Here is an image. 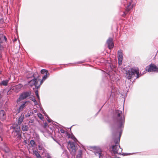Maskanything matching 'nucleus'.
Instances as JSON below:
<instances>
[{
  "mask_svg": "<svg viewBox=\"0 0 158 158\" xmlns=\"http://www.w3.org/2000/svg\"><path fill=\"white\" fill-rule=\"evenodd\" d=\"M40 105H39V106H40V105H40Z\"/></svg>",
  "mask_w": 158,
  "mask_h": 158,
  "instance_id": "nucleus-60",
  "label": "nucleus"
},
{
  "mask_svg": "<svg viewBox=\"0 0 158 158\" xmlns=\"http://www.w3.org/2000/svg\"><path fill=\"white\" fill-rule=\"evenodd\" d=\"M118 64L119 65H121L122 63L123 55L122 53V51L121 50H119L118 51Z\"/></svg>",
  "mask_w": 158,
  "mask_h": 158,
  "instance_id": "nucleus-10",
  "label": "nucleus"
},
{
  "mask_svg": "<svg viewBox=\"0 0 158 158\" xmlns=\"http://www.w3.org/2000/svg\"><path fill=\"white\" fill-rule=\"evenodd\" d=\"M32 73H29L27 76V79H29V78H33V77H31V74Z\"/></svg>",
  "mask_w": 158,
  "mask_h": 158,
  "instance_id": "nucleus-33",
  "label": "nucleus"
},
{
  "mask_svg": "<svg viewBox=\"0 0 158 158\" xmlns=\"http://www.w3.org/2000/svg\"><path fill=\"white\" fill-rule=\"evenodd\" d=\"M40 81H38V85H36V89H38L40 87V86L42 84L43 82V81L44 80H43V79L42 80H40Z\"/></svg>",
  "mask_w": 158,
  "mask_h": 158,
  "instance_id": "nucleus-21",
  "label": "nucleus"
},
{
  "mask_svg": "<svg viewBox=\"0 0 158 158\" xmlns=\"http://www.w3.org/2000/svg\"><path fill=\"white\" fill-rule=\"evenodd\" d=\"M71 127L69 128L71 129Z\"/></svg>",
  "mask_w": 158,
  "mask_h": 158,
  "instance_id": "nucleus-62",
  "label": "nucleus"
},
{
  "mask_svg": "<svg viewBox=\"0 0 158 158\" xmlns=\"http://www.w3.org/2000/svg\"><path fill=\"white\" fill-rule=\"evenodd\" d=\"M17 41V39L16 38H15L14 39V40H13L14 42H15Z\"/></svg>",
  "mask_w": 158,
  "mask_h": 158,
  "instance_id": "nucleus-53",
  "label": "nucleus"
},
{
  "mask_svg": "<svg viewBox=\"0 0 158 158\" xmlns=\"http://www.w3.org/2000/svg\"><path fill=\"white\" fill-rule=\"evenodd\" d=\"M65 133L67 135H68V134H69L67 131H66Z\"/></svg>",
  "mask_w": 158,
  "mask_h": 158,
  "instance_id": "nucleus-52",
  "label": "nucleus"
},
{
  "mask_svg": "<svg viewBox=\"0 0 158 158\" xmlns=\"http://www.w3.org/2000/svg\"><path fill=\"white\" fill-rule=\"evenodd\" d=\"M37 115L38 117L41 120H42L43 118H44L41 113H38Z\"/></svg>",
  "mask_w": 158,
  "mask_h": 158,
  "instance_id": "nucleus-32",
  "label": "nucleus"
},
{
  "mask_svg": "<svg viewBox=\"0 0 158 158\" xmlns=\"http://www.w3.org/2000/svg\"><path fill=\"white\" fill-rule=\"evenodd\" d=\"M29 129V127L28 125L26 123L22 125L21 129L23 131H27Z\"/></svg>",
  "mask_w": 158,
  "mask_h": 158,
  "instance_id": "nucleus-15",
  "label": "nucleus"
},
{
  "mask_svg": "<svg viewBox=\"0 0 158 158\" xmlns=\"http://www.w3.org/2000/svg\"><path fill=\"white\" fill-rule=\"evenodd\" d=\"M23 85L22 84H18L15 85L13 87V89L14 90L15 92H18L19 91Z\"/></svg>",
  "mask_w": 158,
  "mask_h": 158,
  "instance_id": "nucleus-14",
  "label": "nucleus"
},
{
  "mask_svg": "<svg viewBox=\"0 0 158 158\" xmlns=\"http://www.w3.org/2000/svg\"><path fill=\"white\" fill-rule=\"evenodd\" d=\"M132 2V1H128L127 0H123L121 1V3L122 4H123L124 6L125 7L127 6V5H128L129 3L131 2V3Z\"/></svg>",
  "mask_w": 158,
  "mask_h": 158,
  "instance_id": "nucleus-18",
  "label": "nucleus"
},
{
  "mask_svg": "<svg viewBox=\"0 0 158 158\" xmlns=\"http://www.w3.org/2000/svg\"><path fill=\"white\" fill-rule=\"evenodd\" d=\"M60 131L62 133H64L65 132V131L61 128H60Z\"/></svg>",
  "mask_w": 158,
  "mask_h": 158,
  "instance_id": "nucleus-39",
  "label": "nucleus"
},
{
  "mask_svg": "<svg viewBox=\"0 0 158 158\" xmlns=\"http://www.w3.org/2000/svg\"><path fill=\"white\" fill-rule=\"evenodd\" d=\"M116 67L115 65L112 63H109L107 64L106 67V71L110 73L112 71H115L116 70Z\"/></svg>",
  "mask_w": 158,
  "mask_h": 158,
  "instance_id": "nucleus-9",
  "label": "nucleus"
},
{
  "mask_svg": "<svg viewBox=\"0 0 158 158\" xmlns=\"http://www.w3.org/2000/svg\"><path fill=\"white\" fill-rule=\"evenodd\" d=\"M31 77H33V79L29 81L28 84L31 87L35 85L36 89V85H38V81L40 80V79L38 78L39 75L37 72H35V73H31Z\"/></svg>",
  "mask_w": 158,
  "mask_h": 158,
  "instance_id": "nucleus-3",
  "label": "nucleus"
},
{
  "mask_svg": "<svg viewBox=\"0 0 158 158\" xmlns=\"http://www.w3.org/2000/svg\"><path fill=\"white\" fill-rule=\"evenodd\" d=\"M48 158H51V156H49L48 157Z\"/></svg>",
  "mask_w": 158,
  "mask_h": 158,
  "instance_id": "nucleus-56",
  "label": "nucleus"
},
{
  "mask_svg": "<svg viewBox=\"0 0 158 158\" xmlns=\"http://www.w3.org/2000/svg\"><path fill=\"white\" fill-rule=\"evenodd\" d=\"M42 110L43 111V113L44 114L45 116H47L46 115V114H47L45 112V111L44 110Z\"/></svg>",
  "mask_w": 158,
  "mask_h": 158,
  "instance_id": "nucleus-48",
  "label": "nucleus"
},
{
  "mask_svg": "<svg viewBox=\"0 0 158 158\" xmlns=\"http://www.w3.org/2000/svg\"><path fill=\"white\" fill-rule=\"evenodd\" d=\"M145 70L148 72H158V67L154 64L151 63L149 66L146 67Z\"/></svg>",
  "mask_w": 158,
  "mask_h": 158,
  "instance_id": "nucleus-7",
  "label": "nucleus"
},
{
  "mask_svg": "<svg viewBox=\"0 0 158 158\" xmlns=\"http://www.w3.org/2000/svg\"><path fill=\"white\" fill-rule=\"evenodd\" d=\"M131 153H122V154H121V155H123V156L129 155Z\"/></svg>",
  "mask_w": 158,
  "mask_h": 158,
  "instance_id": "nucleus-35",
  "label": "nucleus"
},
{
  "mask_svg": "<svg viewBox=\"0 0 158 158\" xmlns=\"http://www.w3.org/2000/svg\"><path fill=\"white\" fill-rule=\"evenodd\" d=\"M50 75V73H48L45 74L44 77H43V79L44 80H45L47 78L48 76H49Z\"/></svg>",
  "mask_w": 158,
  "mask_h": 158,
  "instance_id": "nucleus-28",
  "label": "nucleus"
},
{
  "mask_svg": "<svg viewBox=\"0 0 158 158\" xmlns=\"http://www.w3.org/2000/svg\"><path fill=\"white\" fill-rule=\"evenodd\" d=\"M31 94V92L30 91H26L23 92L21 93L18 98L16 100V102L18 103L22 100H23L27 98L30 97Z\"/></svg>",
  "mask_w": 158,
  "mask_h": 158,
  "instance_id": "nucleus-5",
  "label": "nucleus"
},
{
  "mask_svg": "<svg viewBox=\"0 0 158 158\" xmlns=\"http://www.w3.org/2000/svg\"><path fill=\"white\" fill-rule=\"evenodd\" d=\"M35 95H36V97H37L39 101L40 100V98L39 97V96L38 94V90H36L35 91Z\"/></svg>",
  "mask_w": 158,
  "mask_h": 158,
  "instance_id": "nucleus-29",
  "label": "nucleus"
},
{
  "mask_svg": "<svg viewBox=\"0 0 158 158\" xmlns=\"http://www.w3.org/2000/svg\"><path fill=\"white\" fill-rule=\"evenodd\" d=\"M100 70H101V71H102V72H104L103 71V70H101V69Z\"/></svg>",
  "mask_w": 158,
  "mask_h": 158,
  "instance_id": "nucleus-59",
  "label": "nucleus"
},
{
  "mask_svg": "<svg viewBox=\"0 0 158 158\" xmlns=\"http://www.w3.org/2000/svg\"><path fill=\"white\" fill-rule=\"evenodd\" d=\"M2 43V41H0V54H1L2 50L3 49V47L1 44Z\"/></svg>",
  "mask_w": 158,
  "mask_h": 158,
  "instance_id": "nucleus-30",
  "label": "nucleus"
},
{
  "mask_svg": "<svg viewBox=\"0 0 158 158\" xmlns=\"http://www.w3.org/2000/svg\"><path fill=\"white\" fill-rule=\"evenodd\" d=\"M67 136H68V138H70L71 135L70 134H68V135H67Z\"/></svg>",
  "mask_w": 158,
  "mask_h": 158,
  "instance_id": "nucleus-49",
  "label": "nucleus"
},
{
  "mask_svg": "<svg viewBox=\"0 0 158 158\" xmlns=\"http://www.w3.org/2000/svg\"><path fill=\"white\" fill-rule=\"evenodd\" d=\"M53 139L55 141H56V143H58L60 145V144L58 142V141L56 139H55L54 138H53Z\"/></svg>",
  "mask_w": 158,
  "mask_h": 158,
  "instance_id": "nucleus-45",
  "label": "nucleus"
},
{
  "mask_svg": "<svg viewBox=\"0 0 158 158\" xmlns=\"http://www.w3.org/2000/svg\"><path fill=\"white\" fill-rule=\"evenodd\" d=\"M34 120L33 119L30 120L29 121V123H33L34 122Z\"/></svg>",
  "mask_w": 158,
  "mask_h": 158,
  "instance_id": "nucleus-42",
  "label": "nucleus"
},
{
  "mask_svg": "<svg viewBox=\"0 0 158 158\" xmlns=\"http://www.w3.org/2000/svg\"><path fill=\"white\" fill-rule=\"evenodd\" d=\"M30 143L32 147H33L35 144V141L33 140H31L30 141Z\"/></svg>",
  "mask_w": 158,
  "mask_h": 158,
  "instance_id": "nucleus-31",
  "label": "nucleus"
},
{
  "mask_svg": "<svg viewBox=\"0 0 158 158\" xmlns=\"http://www.w3.org/2000/svg\"><path fill=\"white\" fill-rule=\"evenodd\" d=\"M131 3L130 2L126 6V11L125 12H123V14L121 15L123 17H124L126 15L130 10L132 8L131 6Z\"/></svg>",
  "mask_w": 158,
  "mask_h": 158,
  "instance_id": "nucleus-12",
  "label": "nucleus"
},
{
  "mask_svg": "<svg viewBox=\"0 0 158 158\" xmlns=\"http://www.w3.org/2000/svg\"><path fill=\"white\" fill-rule=\"evenodd\" d=\"M2 57V55L1 54H0V58H1Z\"/></svg>",
  "mask_w": 158,
  "mask_h": 158,
  "instance_id": "nucleus-55",
  "label": "nucleus"
},
{
  "mask_svg": "<svg viewBox=\"0 0 158 158\" xmlns=\"http://www.w3.org/2000/svg\"><path fill=\"white\" fill-rule=\"evenodd\" d=\"M31 116V115L29 114V113H28L25 114V116L26 117H29L30 116Z\"/></svg>",
  "mask_w": 158,
  "mask_h": 158,
  "instance_id": "nucleus-43",
  "label": "nucleus"
},
{
  "mask_svg": "<svg viewBox=\"0 0 158 158\" xmlns=\"http://www.w3.org/2000/svg\"><path fill=\"white\" fill-rule=\"evenodd\" d=\"M40 107L41 109V106H40Z\"/></svg>",
  "mask_w": 158,
  "mask_h": 158,
  "instance_id": "nucleus-61",
  "label": "nucleus"
},
{
  "mask_svg": "<svg viewBox=\"0 0 158 158\" xmlns=\"http://www.w3.org/2000/svg\"><path fill=\"white\" fill-rule=\"evenodd\" d=\"M95 155L99 157V158H107L108 156L106 153H102L101 149L99 147H96L94 150Z\"/></svg>",
  "mask_w": 158,
  "mask_h": 158,
  "instance_id": "nucleus-6",
  "label": "nucleus"
},
{
  "mask_svg": "<svg viewBox=\"0 0 158 158\" xmlns=\"http://www.w3.org/2000/svg\"><path fill=\"white\" fill-rule=\"evenodd\" d=\"M112 41L113 39L111 37L109 38L106 41V43L108 44V48L110 49L113 48L114 46V43Z\"/></svg>",
  "mask_w": 158,
  "mask_h": 158,
  "instance_id": "nucleus-11",
  "label": "nucleus"
},
{
  "mask_svg": "<svg viewBox=\"0 0 158 158\" xmlns=\"http://www.w3.org/2000/svg\"><path fill=\"white\" fill-rule=\"evenodd\" d=\"M82 158V155L80 154H77L76 156V158Z\"/></svg>",
  "mask_w": 158,
  "mask_h": 158,
  "instance_id": "nucleus-38",
  "label": "nucleus"
},
{
  "mask_svg": "<svg viewBox=\"0 0 158 158\" xmlns=\"http://www.w3.org/2000/svg\"><path fill=\"white\" fill-rule=\"evenodd\" d=\"M23 142L26 144H27V140H26V139H24V141H23Z\"/></svg>",
  "mask_w": 158,
  "mask_h": 158,
  "instance_id": "nucleus-47",
  "label": "nucleus"
},
{
  "mask_svg": "<svg viewBox=\"0 0 158 158\" xmlns=\"http://www.w3.org/2000/svg\"><path fill=\"white\" fill-rule=\"evenodd\" d=\"M46 115H47V116H46V117H47V118H48V122H51V121H52V120L51 119H50V118H49V117L48 116L47 114H46Z\"/></svg>",
  "mask_w": 158,
  "mask_h": 158,
  "instance_id": "nucleus-37",
  "label": "nucleus"
},
{
  "mask_svg": "<svg viewBox=\"0 0 158 158\" xmlns=\"http://www.w3.org/2000/svg\"><path fill=\"white\" fill-rule=\"evenodd\" d=\"M8 81H9L7 80H3L2 81L1 83H0V85H3L4 86L7 85Z\"/></svg>",
  "mask_w": 158,
  "mask_h": 158,
  "instance_id": "nucleus-23",
  "label": "nucleus"
},
{
  "mask_svg": "<svg viewBox=\"0 0 158 158\" xmlns=\"http://www.w3.org/2000/svg\"><path fill=\"white\" fill-rule=\"evenodd\" d=\"M70 138L72 139H73V140L75 142H77L78 141L77 139L76 138V137L74 136L73 134H71V135Z\"/></svg>",
  "mask_w": 158,
  "mask_h": 158,
  "instance_id": "nucleus-25",
  "label": "nucleus"
},
{
  "mask_svg": "<svg viewBox=\"0 0 158 158\" xmlns=\"http://www.w3.org/2000/svg\"><path fill=\"white\" fill-rule=\"evenodd\" d=\"M145 73V71H144L143 73H144V74Z\"/></svg>",
  "mask_w": 158,
  "mask_h": 158,
  "instance_id": "nucleus-57",
  "label": "nucleus"
},
{
  "mask_svg": "<svg viewBox=\"0 0 158 158\" xmlns=\"http://www.w3.org/2000/svg\"><path fill=\"white\" fill-rule=\"evenodd\" d=\"M35 139L38 142H39L40 141V136L38 134H36L35 135Z\"/></svg>",
  "mask_w": 158,
  "mask_h": 158,
  "instance_id": "nucleus-24",
  "label": "nucleus"
},
{
  "mask_svg": "<svg viewBox=\"0 0 158 158\" xmlns=\"http://www.w3.org/2000/svg\"><path fill=\"white\" fill-rule=\"evenodd\" d=\"M112 118L113 123L111 126L112 134L114 135L115 133L116 135L120 133V135H122L125 124V117L122 111L118 110L113 111Z\"/></svg>",
  "mask_w": 158,
  "mask_h": 158,
  "instance_id": "nucleus-1",
  "label": "nucleus"
},
{
  "mask_svg": "<svg viewBox=\"0 0 158 158\" xmlns=\"http://www.w3.org/2000/svg\"><path fill=\"white\" fill-rule=\"evenodd\" d=\"M38 149L39 150L41 151L43 149V148L42 146H41V145H38Z\"/></svg>",
  "mask_w": 158,
  "mask_h": 158,
  "instance_id": "nucleus-36",
  "label": "nucleus"
},
{
  "mask_svg": "<svg viewBox=\"0 0 158 158\" xmlns=\"http://www.w3.org/2000/svg\"><path fill=\"white\" fill-rule=\"evenodd\" d=\"M70 143L69 145L70 146L71 148L72 149V151H74L75 152L76 151L75 150V143L74 142H69Z\"/></svg>",
  "mask_w": 158,
  "mask_h": 158,
  "instance_id": "nucleus-17",
  "label": "nucleus"
},
{
  "mask_svg": "<svg viewBox=\"0 0 158 158\" xmlns=\"http://www.w3.org/2000/svg\"><path fill=\"white\" fill-rule=\"evenodd\" d=\"M41 73L42 74H47L48 73V71L45 69H42L41 71Z\"/></svg>",
  "mask_w": 158,
  "mask_h": 158,
  "instance_id": "nucleus-26",
  "label": "nucleus"
},
{
  "mask_svg": "<svg viewBox=\"0 0 158 158\" xmlns=\"http://www.w3.org/2000/svg\"><path fill=\"white\" fill-rule=\"evenodd\" d=\"M120 135V133H118V135H116V133H114V135L112 134L114 142L115 144L112 146V152L114 155L116 154L120 155L123 149L120 148L119 144L120 138L121 135Z\"/></svg>",
  "mask_w": 158,
  "mask_h": 158,
  "instance_id": "nucleus-2",
  "label": "nucleus"
},
{
  "mask_svg": "<svg viewBox=\"0 0 158 158\" xmlns=\"http://www.w3.org/2000/svg\"><path fill=\"white\" fill-rule=\"evenodd\" d=\"M125 72L126 77L128 80L135 77V73H137L136 72V69L133 68L129 70L126 69Z\"/></svg>",
  "mask_w": 158,
  "mask_h": 158,
  "instance_id": "nucleus-4",
  "label": "nucleus"
},
{
  "mask_svg": "<svg viewBox=\"0 0 158 158\" xmlns=\"http://www.w3.org/2000/svg\"><path fill=\"white\" fill-rule=\"evenodd\" d=\"M22 133H20L18 135H17L16 137V139L17 141H18V142L20 140H21L22 138Z\"/></svg>",
  "mask_w": 158,
  "mask_h": 158,
  "instance_id": "nucleus-22",
  "label": "nucleus"
},
{
  "mask_svg": "<svg viewBox=\"0 0 158 158\" xmlns=\"http://www.w3.org/2000/svg\"><path fill=\"white\" fill-rule=\"evenodd\" d=\"M48 125V123H47L45 122V123H44V127H47Z\"/></svg>",
  "mask_w": 158,
  "mask_h": 158,
  "instance_id": "nucleus-46",
  "label": "nucleus"
},
{
  "mask_svg": "<svg viewBox=\"0 0 158 158\" xmlns=\"http://www.w3.org/2000/svg\"><path fill=\"white\" fill-rule=\"evenodd\" d=\"M4 23V20L3 19H0V23L1 24H2Z\"/></svg>",
  "mask_w": 158,
  "mask_h": 158,
  "instance_id": "nucleus-40",
  "label": "nucleus"
},
{
  "mask_svg": "<svg viewBox=\"0 0 158 158\" xmlns=\"http://www.w3.org/2000/svg\"><path fill=\"white\" fill-rule=\"evenodd\" d=\"M84 62H85L84 61H78V62H76V63H75V64H81V63H84Z\"/></svg>",
  "mask_w": 158,
  "mask_h": 158,
  "instance_id": "nucleus-41",
  "label": "nucleus"
},
{
  "mask_svg": "<svg viewBox=\"0 0 158 158\" xmlns=\"http://www.w3.org/2000/svg\"><path fill=\"white\" fill-rule=\"evenodd\" d=\"M100 110H101V109H100V110H99V111H98V112L97 114H98V112L100 111Z\"/></svg>",
  "mask_w": 158,
  "mask_h": 158,
  "instance_id": "nucleus-58",
  "label": "nucleus"
},
{
  "mask_svg": "<svg viewBox=\"0 0 158 158\" xmlns=\"http://www.w3.org/2000/svg\"><path fill=\"white\" fill-rule=\"evenodd\" d=\"M20 133H22V132L19 126L17 125L13 127V130L12 131V135L13 137H16L17 135Z\"/></svg>",
  "mask_w": 158,
  "mask_h": 158,
  "instance_id": "nucleus-8",
  "label": "nucleus"
},
{
  "mask_svg": "<svg viewBox=\"0 0 158 158\" xmlns=\"http://www.w3.org/2000/svg\"><path fill=\"white\" fill-rule=\"evenodd\" d=\"M136 72H137V73H135V79L138 78L139 77L144 74V73H143L142 74L141 73H139V70L138 69H136Z\"/></svg>",
  "mask_w": 158,
  "mask_h": 158,
  "instance_id": "nucleus-20",
  "label": "nucleus"
},
{
  "mask_svg": "<svg viewBox=\"0 0 158 158\" xmlns=\"http://www.w3.org/2000/svg\"><path fill=\"white\" fill-rule=\"evenodd\" d=\"M115 157L117 158H119V157H118V156H115Z\"/></svg>",
  "mask_w": 158,
  "mask_h": 158,
  "instance_id": "nucleus-54",
  "label": "nucleus"
},
{
  "mask_svg": "<svg viewBox=\"0 0 158 158\" xmlns=\"http://www.w3.org/2000/svg\"><path fill=\"white\" fill-rule=\"evenodd\" d=\"M78 154H81V155H82V151L81 150H79Z\"/></svg>",
  "mask_w": 158,
  "mask_h": 158,
  "instance_id": "nucleus-44",
  "label": "nucleus"
},
{
  "mask_svg": "<svg viewBox=\"0 0 158 158\" xmlns=\"http://www.w3.org/2000/svg\"><path fill=\"white\" fill-rule=\"evenodd\" d=\"M37 158H42L41 156L40 155L37 157Z\"/></svg>",
  "mask_w": 158,
  "mask_h": 158,
  "instance_id": "nucleus-51",
  "label": "nucleus"
},
{
  "mask_svg": "<svg viewBox=\"0 0 158 158\" xmlns=\"http://www.w3.org/2000/svg\"><path fill=\"white\" fill-rule=\"evenodd\" d=\"M33 154L36 156V157L40 155L37 151L35 150L33 151Z\"/></svg>",
  "mask_w": 158,
  "mask_h": 158,
  "instance_id": "nucleus-27",
  "label": "nucleus"
},
{
  "mask_svg": "<svg viewBox=\"0 0 158 158\" xmlns=\"http://www.w3.org/2000/svg\"><path fill=\"white\" fill-rule=\"evenodd\" d=\"M4 150H5V152L6 153L10 151L9 148L7 147H5V148H4Z\"/></svg>",
  "mask_w": 158,
  "mask_h": 158,
  "instance_id": "nucleus-34",
  "label": "nucleus"
},
{
  "mask_svg": "<svg viewBox=\"0 0 158 158\" xmlns=\"http://www.w3.org/2000/svg\"><path fill=\"white\" fill-rule=\"evenodd\" d=\"M29 102V101H26L24 102L19 107V108L17 109V111L18 113H19L20 111H22L24 108L26 106V103L27 102Z\"/></svg>",
  "mask_w": 158,
  "mask_h": 158,
  "instance_id": "nucleus-13",
  "label": "nucleus"
},
{
  "mask_svg": "<svg viewBox=\"0 0 158 158\" xmlns=\"http://www.w3.org/2000/svg\"><path fill=\"white\" fill-rule=\"evenodd\" d=\"M24 118V114H23V113H22L21 114V116L19 118V119H18V120L17 123H18V125H20L22 123L23 121Z\"/></svg>",
  "mask_w": 158,
  "mask_h": 158,
  "instance_id": "nucleus-16",
  "label": "nucleus"
},
{
  "mask_svg": "<svg viewBox=\"0 0 158 158\" xmlns=\"http://www.w3.org/2000/svg\"><path fill=\"white\" fill-rule=\"evenodd\" d=\"M33 112H34V113H36V112H37V110H36V109H35V110H33Z\"/></svg>",
  "mask_w": 158,
  "mask_h": 158,
  "instance_id": "nucleus-50",
  "label": "nucleus"
},
{
  "mask_svg": "<svg viewBox=\"0 0 158 158\" xmlns=\"http://www.w3.org/2000/svg\"><path fill=\"white\" fill-rule=\"evenodd\" d=\"M29 99L33 101L35 105H38V102H37V101H36L35 99V97L33 96H30L29 97Z\"/></svg>",
  "mask_w": 158,
  "mask_h": 158,
  "instance_id": "nucleus-19",
  "label": "nucleus"
}]
</instances>
